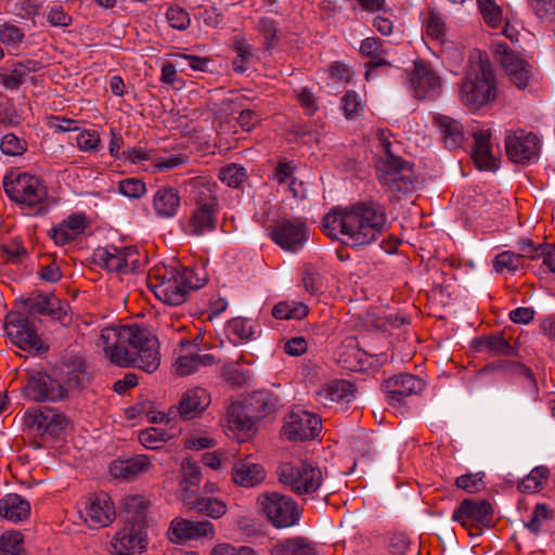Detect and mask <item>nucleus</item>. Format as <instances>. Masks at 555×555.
<instances>
[{
    "label": "nucleus",
    "mask_w": 555,
    "mask_h": 555,
    "mask_svg": "<svg viewBox=\"0 0 555 555\" xmlns=\"http://www.w3.org/2000/svg\"><path fill=\"white\" fill-rule=\"evenodd\" d=\"M386 221L383 205L374 201H361L347 207L333 208L324 216L322 224L328 237L351 247H362L379 237Z\"/></svg>",
    "instance_id": "f257e3e1"
},
{
    "label": "nucleus",
    "mask_w": 555,
    "mask_h": 555,
    "mask_svg": "<svg viewBox=\"0 0 555 555\" xmlns=\"http://www.w3.org/2000/svg\"><path fill=\"white\" fill-rule=\"evenodd\" d=\"M99 345L103 346L105 356L119 366H134L152 373L160 363L157 338L137 324L103 328Z\"/></svg>",
    "instance_id": "f03ea898"
},
{
    "label": "nucleus",
    "mask_w": 555,
    "mask_h": 555,
    "mask_svg": "<svg viewBox=\"0 0 555 555\" xmlns=\"http://www.w3.org/2000/svg\"><path fill=\"white\" fill-rule=\"evenodd\" d=\"M206 279L198 278L194 269L156 267L149 274V287L164 304L179 306L186 301L191 289H198Z\"/></svg>",
    "instance_id": "7ed1b4c3"
},
{
    "label": "nucleus",
    "mask_w": 555,
    "mask_h": 555,
    "mask_svg": "<svg viewBox=\"0 0 555 555\" xmlns=\"http://www.w3.org/2000/svg\"><path fill=\"white\" fill-rule=\"evenodd\" d=\"M496 87L487 54H480L477 62L470 64L461 83V100L469 109H478L495 100Z\"/></svg>",
    "instance_id": "20e7f679"
},
{
    "label": "nucleus",
    "mask_w": 555,
    "mask_h": 555,
    "mask_svg": "<svg viewBox=\"0 0 555 555\" xmlns=\"http://www.w3.org/2000/svg\"><path fill=\"white\" fill-rule=\"evenodd\" d=\"M276 475L279 481L298 496L319 493L325 476L317 463L301 460L281 463Z\"/></svg>",
    "instance_id": "39448f33"
},
{
    "label": "nucleus",
    "mask_w": 555,
    "mask_h": 555,
    "mask_svg": "<svg viewBox=\"0 0 555 555\" xmlns=\"http://www.w3.org/2000/svg\"><path fill=\"white\" fill-rule=\"evenodd\" d=\"M378 182L395 195L412 192L417 178L414 165L396 155L379 157L375 165Z\"/></svg>",
    "instance_id": "423d86ee"
},
{
    "label": "nucleus",
    "mask_w": 555,
    "mask_h": 555,
    "mask_svg": "<svg viewBox=\"0 0 555 555\" xmlns=\"http://www.w3.org/2000/svg\"><path fill=\"white\" fill-rule=\"evenodd\" d=\"M261 512L276 528L296 525L301 516L297 502L286 494L268 492L258 496Z\"/></svg>",
    "instance_id": "0eeeda50"
},
{
    "label": "nucleus",
    "mask_w": 555,
    "mask_h": 555,
    "mask_svg": "<svg viewBox=\"0 0 555 555\" xmlns=\"http://www.w3.org/2000/svg\"><path fill=\"white\" fill-rule=\"evenodd\" d=\"M3 188L12 201L30 207L40 204L48 196L42 181L38 177L25 172L5 175Z\"/></svg>",
    "instance_id": "6e6552de"
},
{
    "label": "nucleus",
    "mask_w": 555,
    "mask_h": 555,
    "mask_svg": "<svg viewBox=\"0 0 555 555\" xmlns=\"http://www.w3.org/2000/svg\"><path fill=\"white\" fill-rule=\"evenodd\" d=\"M5 330L12 341L22 350L40 351L47 349L38 335L37 327L29 317L14 313L8 317Z\"/></svg>",
    "instance_id": "1a4fd4ad"
},
{
    "label": "nucleus",
    "mask_w": 555,
    "mask_h": 555,
    "mask_svg": "<svg viewBox=\"0 0 555 555\" xmlns=\"http://www.w3.org/2000/svg\"><path fill=\"white\" fill-rule=\"evenodd\" d=\"M494 53L511 82L518 89L527 88L532 78V66L517 52L511 50L507 43L495 44Z\"/></svg>",
    "instance_id": "9d476101"
},
{
    "label": "nucleus",
    "mask_w": 555,
    "mask_h": 555,
    "mask_svg": "<svg viewBox=\"0 0 555 555\" xmlns=\"http://www.w3.org/2000/svg\"><path fill=\"white\" fill-rule=\"evenodd\" d=\"M146 548V532L140 521H125V526L116 532L111 542L114 555H134Z\"/></svg>",
    "instance_id": "9b49d317"
},
{
    "label": "nucleus",
    "mask_w": 555,
    "mask_h": 555,
    "mask_svg": "<svg viewBox=\"0 0 555 555\" xmlns=\"http://www.w3.org/2000/svg\"><path fill=\"white\" fill-rule=\"evenodd\" d=\"M505 149L506 155L512 162L527 164L538 158L540 143L534 133L518 130L506 133Z\"/></svg>",
    "instance_id": "f8f14e48"
},
{
    "label": "nucleus",
    "mask_w": 555,
    "mask_h": 555,
    "mask_svg": "<svg viewBox=\"0 0 555 555\" xmlns=\"http://www.w3.org/2000/svg\"><path fill=\"white\" fill-rule=\"evenodd\" d=\"M98 256L104 268L117 273H133L140 268V253L135 246H107Z\"/></svg>",
    "instance_id": "ddd939ff"
},
{
    "label": "nucleus",
    "mask_w": 555,
    "mask_h": 555,
    "mask_svg": "<svg viewBox=\"0 0 555 555\" xmlns=\"http://www.w3.org/2000/svg\"><path fill=\"white\" fill-rule=\"evenodd\" d=\"M23 391L26 398L36 402L56 401L66 397L63 384L42 372L31 374Z\"/></svg>",
    "instance_id": "4468645a"
},
{
    "label": "nucleus",
    "mask_w": 555,
    "mask_h": 555,
    "mask_svg": "<svg viewBox=\"0 0 555 555\" xmlns=\"http://www.w3.org/2000/svg\"><path fill=\"white\" fill-rule=\"evenodd\" d=\"M321 431V420L304 410L288 414L283 426V435L291 441H305L315 438Z\"/></svg>",
    "instance_id": "2eb2a0df"
},
{
    "label": "nucleus",
    "mask_w": 555,
    "mask_h": 555,
    "mask_svg": "<svg viewBox=\"0 0 555 555\" xmlns=\"http://www.w3.org/2000/svg\"><path fill=\"white\" fill-rule=\"evenodd\" d=\"M270 237L281 248L297 251L308 240L307 225L298 219L282 220L270 228Z\"/></svg>",
    "instance_id": "dca6fc26"
},
{
    "label": "nucleus",
    "mask_w": 555,
    "mask_h": 555,
    "mask_svg": "<svg viewBox=\"0 0 555 555\" xmlns=\"http://www.w3.org/2000/svg\"><path fill=\"white\" fill-rule=\"evenodd\" d=\"M414 68L410 76L414 96L418 100H434L441 92V82L435 72L423 60L413 62Z\"/></svg>",
    "instance_id": "f3484780"
},
{
    "label": "nucleus",
    "mask_w": 555,
    "mask_h": 555,
    "mask_svg": "<svg viewBox=\"0 0 555 555\" xmlns=\"http://www.w3.org/2000/svg\"><path fill=\"white\" fill-rule=\"evenodd\" d=\"M207 192L208 197L196 201L197 207L193 210L189 220L191 233L194 235L212 232L217 225L218 201L209 190Z\"/></svg>",
    "instance_id": "a211bd4d"
},
{
    "label": "nucleus",
    "mask_w": 555,
    "mask_h": 555,
    "mask_svg": "<svg viewBox=\"0 0 555 555\" xmlns=\"http://www.w3.org/2000/svg\"><path fill=\"white\" fill-rule=\"evenodd\" d=\"M168 535L172 542H183L201 538L212 539L215 527L209 520L193 521L176 517L169 527Z\"/></svg>",
    "instance_id": "6ab92c4d"
},
{
    "label": "nucleus",
    "mask_w": 555,
    "mask_h": 555,
    "mask_svg": "<svg viewBox=\"0 0 555 555\" xmlns=\"http://www.w3.org/2000/svg\"><path fill=\"white\" fill-rule=\"evenodd\" d=\"M492 514V505L487 500L475 501L473 499H465L454 509L452 519L468 528L473 521L480 525L490 522Z\"/></svg>",
    "instance_id": "aec40b11"
},
{
    "label": "nucleus",
    "mask_w": 555,
    "mask_h": 555,
    "mask_svg": "<svg viewBox=\"0 0 555 555\" xmlns=\"http://www.w3.org/2000/svg\"><path fill=\"white\" fill-rule=\"evenodd\" d=\"M79 514L92 529L108 526L115 517V511L106 494L90 496L85 511Z\"/></svg>",
    "instance_id": "412c9836"
},
{
    "label": "nucleus",
    "mask_w": 555,
    "mask_h": 555,
    "mask_svg": "<svg viewBox=\"0 0 555 555\" xmlns=\"http://www.w3.org/2000/svg\"><path fill=\"white\" fill-rule=\"evenodd\" d=\"M423 380L412 374H401L390 377L385 382V391L390 404L403 402L405 397H410L422 390Z\"/></svg>",
    "instance_id": "4be33fe9"
},
{
    "label": "nucleus",
    "mask_w": 555,
    "mask_h": 555,
    "mask_svg": "<svg viewBox=\"0 0 555 555\" xmlns=\"http://www.w3.org/2000/svg\"><path fill=\"white\" fill-rule=\"evenodd\" d=\"M360 53L364 56L370 57V62L365 64V79L369 81L372 78L378 76L377 72L383 69L391 68L392 65L382 59L380 55L384 53L382 40L378 38L370 37L361 41Z\"/></svg>",
    "instance_id": "5701e85b"
},
{
    "label": "nucleus",
    "mask_w": 555,
    "mask_h": 555,
    "mask_svg": "<svg viewBox=\"0 0 555 555\" xmlns=\"http://www.w3.org/2000/svg\"><path fill=\"white\" fill-rule=\"evenodd\" d=\"M490 137V130L473 131V159L479 169L489 171L499 168V160L491 152Z\"/></svg>",
    "instance_id": "b1692460"
},
{
    "label": "nucleus",
    "mask_w": 555,
    "mask_h": 555,
    "mask_svg": "<svg viewBox=\"0 0 555 555\" xmlns=\"http://www.w3.org/2000/svg\"><path fill=\"white\" fill-rule=\"evenodd\" d=\"M487 370L501 372L504 375L518 377V378H529V393L533 401H539L540 399V389L538 386L537 378L527 365L521 362L511 361V360H502L498 363H492L487 365Z\"/></svg>",
    "instance_id": "393cba45"
},
{
    "label": "nucleus",
    "mask_w": 555,
    "mask_h": 555,
    "mask_svg": "<svg viewBox=\"0 0 555 555\" xmlns=\"http://www.w3.org/2000/svg\"><path fill=\"white\" fill-rule=\"evenodd\" d=\"M210 403V397L203 388L196 387L185 391L179 401L178 412L183 420H192L201 414Z\"/></svg>",
    "instance_id": "a878e982"
},
{
    "label": "nucleus",
    "mask_w": 555,
    "mask_h": 555,
    "mask_svg": "<svg viewBox=\"0 0 555 555\" xmlns=\"http://www.w3.org/2000/svg\"><path fill=\"white\" fill-rule=\"evenodd\" d=\"M266 478V470L259 464L249 460H238L232 468V479L241 487H255L261 483Z\"/></svg>",
    "instance_id": "bb28decb"
},
{
    "label": "nucleus",
    "mask_w": 555,
    "mask_h": 555,
    "mask_svg": "<svg viewBox=\"0 0 555 555\" xmlns=\"http://www.w3.org/2000/svg\"><path fill=\"white\" fill-rule=\"evenodd\" d=\"M30 516L29 502L16 493H8L0 500V517L20 522L28 519Z\"/></svg>",
    "instance_id": "cd10ccee"
},
{
    "label": "nucleus",
    "mask_w": 555,
    "mask_h": 555,
    "mask_svg": "<svg viewBox=\"0 0 555 555\" xmlns=\"http://www.w3.org/2000/svg\"><path fill=\"white\" fill-rule=\"evenodd\" d=\"M229 428L240 436L247 437L255 431V422L243 401L232 402L227 410Z\"/></svg>",
    "instance_id": "c85d7f7f"
},
{
    "label": "nucleus",
    "mask_w": 555,
    "mask_h": 555,
    "mask_svg": "<svg viewBox=\"0 0 555 555\" xmlns=\"http://www.w3.org/2000/svg\"><path fill=\"white\" fill-rule=\"evenodd\" d=\"M243 402L249 412V417H253L256 423L275 410L278 399L272 392L260 390L247 396Z\"/></svg>",
    "instance_id": "c756f323"
},
{
    "label": "nucleus",
    "mask_w": 555,
    "mask_h": 555,
    "mask_svg": "<svg viewBox=\"0 0 555 555\" xmlns=\"http://www.w3.org/2000/svg\"><path fill=\"white\" fill-rule=\"evenodd\" d=\"M474 348L491 356L512 357L518 354V348L512 346L501 333L478 337L474 340Z\"/></svg>",
    "instance_id": "7c9ffc66"
},
{
    "label": "nucleus",
    "mask_w": 555,
    "mask_h": 555,
    "mask_svg": "<svg viewBox=\"0 0 555 555\" xmlns=\"http://www.w3.org/2000/svg\"><path fill=\"white\" fill-rule=\"evenodd\" d=\"M151 462L146 455H137L126 460H117L111 464V473L115 478L133 479L146 472Z\"/></svg>",
    "instance_id": "2f4dec72"
},
{
    "label": "nucleus",
    "mask_w": 555,
    "mask_h": 555,
    "mask_svg": "<svg viewBox=\"0 0 555 555\" xmlns=\"http://www.w3.org/2000/svg\"><path fill=\"white\" fill-rule=\"evenodd\" d=\"M434 121L439 128L441 139L447 149L454 150L462 145L464 131L463 126L457 120L449 116L436 115Z\"/></svg>",
    "instance_id": "473e14b6"
},
{
    "label": "nucleus",
    "mask_w": 555,
    "mask_h": 555,
    "mask_svg": "<svg viewBox=\"0 0 555 555\" xmlns=\"http://www.w3.org/2000/svg\"><path fill=\"white\" fill-rule=\"evenodd\" d=\"M354 392L356 388L352 383L345 379H335L320 389L317 395L320 402L327 405L328 403L339 402L343 400L349 402L354 398Z\"/></svg>",
    "instance_id": "72a5a7b5"
},
{
    "label": "nucleus",
    "mask_w": 555,
    "mask_h": 555,
    "mask_svg": "<svg viewBox=\"0 0 555 555\" xmlns=\"http://www.w3.org/2000/svg\"><path fill=\"white\" fill-rule=\"evenodd\" d=\"M156 214L162 218L173 217L180 207V196L177 189L165 186L159 189L153 198Z\"/></svg>",
    "instance_id": "f704fd0d"
},
{
    "label": "nucleus",
    "mask_w": 555,
    "mask_h": 555,
    "mask_svg": "<svg viewBox=\"0 0 555 555\" xmlns=\"http://www.w3.org/2000/svg\"><path fill=\"white\" fill-rule=\"evenodd\" d=\"M216 363V358L212 354L190 352L178 358L176 371L179 375L184 376L194 373L201 366H211Z\"/></svg>",
    "instance_id": "c9c22d12"
},
{
    "label": "nucleus",
    "mask_w": 555,
    "mask_h": 555,
    "mask_svg": "<svg viewBox=\"0 0 555 555\" xmlns=\"http://www.w3.org/2000/svg\"><path fill=\"white\" fill-rule=\"evenodd\" d=\"M272 555H315L312 544L302 537L286 539L273 545Z\"/></svg>",
    "instance_id": "e433bc0d"
},
{
    "label": "nucleus",
    "mask_w": 555,
    "mask_h": 555,
    "mask_svg": "<svg viewBox=\"0 0 555 555\" xmlns=\"http://www.w3.org/2000/svg\"><path fill=\"white\" fill-rule=\"evenodd\" d=\"M150 502L141 494H130L122 500L126 521H140L145 525Z\"/></svg>",
    "instance_id": "4c0bfd02"
},
{
    "label": "nucleus",
    "mask_w": 555,
    "mask_h": 555,
    "mask_svg": "<svg viewBox=\"0 0 555 555\" xmlns=\"http://www.w3.org/2000/svg\"><path fill=\"white\" fill-rule=\"evenodd\" d=\"M308 312V306L297 301H280L272 309L276 320H301Z\"/></svg>",
    "instance_id": "58836bf2"
},
{
    "label": "nucleus",
    "mask_w": 555,
    "mask_h": 555,
    "mask_svg": "<svg viewBox=\"0 0 555 555\" xmlns=\"http://www.w3.org/2000/svg\"><path fill=\"white\" fill-rule=\"evenodd\" d=\"M91 375L87 371L85 363H79L66 373L62 383L66 393L69 390L85 388L90 383Z\"/></svg>",
    "instance_id": "ea45409f"
},
{
    "label": "nucleus",
    "mask_w": 555,
    "mask_h": 555,
    "mask_svg": "<svg viewBox=\"0 0 555 555\" xmlns=\"http://www.w3.org/2000/svg\"><path fill=\"white\" fill-rule=\"evenodd\" d=\"M24 539L20 531H5L0 535V555H23Z\"/></svg>",
    "instance_id": "a19ab883"
},
{
    "label": "nucleus",
    "mask_w": 555,
    "mask_h": 555,
    "mask_svg": "<svg viewBox=\"0 0 555 555\" xmlns=\"http://www.w3.org/2000/svg\"><path fill=\"white\" fill-rule=\"evenodd\" d=\"M26 305L30 314L50 315L53 312V306L59 305V298L52 294H38L28 298Z\"/></svg>",
    "instance_id": "79ce46f5"
},
{
    "label": "nucleus",
    "mask_w": 555,
    "mask_h": 555,
    "mask_svg": "<svg viewBox=\"0 0 555 555\" xmlns=\"http://www.w3.org/2000/svg\"><path fill=\"white\" fill-rule=\"evenodd\" d=\"M219 179L228 186L238 189L246 181L247 172L237 164H229L220 169Z\"/></svg>",
    "instance_id": "37998d69"
},
{
    "label": "nucleus",
    "mask_w": 555,
    "mask_h": 555,
    "mask_svg": "<svg viewBox=\"0 0 555 555\" xmlns=\"http://www.w3.org/2000/svg\"><path fill=\"white\" fill-rule=\"evenodd\" d=\"M48 411L47 408L28 410L23 416V425L29 429L48 433Z\"/></svg>",
    "instance_id": "c03bdc74"
},
{
    "label": "nucleus",
    "mask_w": 555,
    "mask_h": 555,
    "mask_svg": "<svg viewBox=\"0 0 555 555\" xmlns=\"http://www.w3.org/2000/svg\"><path fill=\"white\" fill-rule=\"evenodd\" d=\"M195 511L212 519H218L227 513L228 507L225 503L221 500L204 496L201 498Z\"/></svg>",
    "instance_id": "a18cd8bd"
},
{
    "label": "nucleus",
    "mask_w": 555,
    "mask_h": 555,
    "mask_svg": "<svg viewBox=\"0 0 555 555\" xmlns=\"http://www.w3.org/2000/svg\"><path fill=\"white\" fill-rule=\"evenodd\" d=\"M169 439L170 435L167 431L155 427L141 430L139 434V440L141 444L152 450L159 449L162 443Z\"/></svg>",
    "instance_id": "49530a36"
},
{
    "label": "nucleus",
    "mask_w": 555,
    "mask_h": 555,
    "mask_svg": "<svg viewBox=\"0 0 555 555\" xmlns=\"http://www.w3.org/2000/svg\"><path fill=\"white\" fill-rule=\"evenodd\" d=\"M27 256L26 248L18 242L0 245V259L8 263H21Z\"/></svg>",
    "instance_id": "de8ad7c7"
},
{
    "label": "nucleus",
    "mask_w": 555,
    "mask_h": 555,
    "mask_svg": "<svg viewBox=\"0 0 555 555\" xmlns=\"http://www.w3.org/2000/svg\"><path fill=\"white\" fill-rule=\"evenodd\" d=\"M477 3L485 22L491 27H498L502 21V9L494 0H477Z\"/></svg>",
    "instance_id": "09e8293b"
},
{
    "label": "nucleus",
    "mask_w": 555,
    "mask_h": 555,
    "mask_svg": "<svg viewBox=\"0 0 555 555\" xmlns=\"http://www.w3.org/2000/svg\"><path fill=\"white\" fill-rule=\"evenodd\" d=\"M522 264V259L517 253L509 250L499 254L494 258V269L496 272L508 270L511 272L517 271Z\"/></svg>",
    "instance_id": "8fccbe9b"
},
{
    "label": "nucleus",
    "mask_w": 555,
    "mask_h": 555,
    "mask_svg": "<svg viewBox=\"0 0 555 555\" xmlns=\"http://www.w3.org/2000/svg\"><path fill=\"white\" fill-rule=\"evenodd\" d=\"M0 150L5 155L20 156L27 151V142L13 133H8L1 139Z\"/></svg>",
    "instance_id": "3c124183"
},
{
    "label": "nucleus",
    "mask_w": 555,
    "mask_h": 555,
    "mask_svg": "<svg viewBox=\"0 0 555 555\" xmlns=\"http://www.w3.org/2000/svg\"><path fill=\"white\" fill-rule=\"evenodd\" d=\"M483 476V473H468L457 477L455 485L468 493H477L485 488Z\"/></svg>",
    "instance_id": "603ef678"
},
{
    "label": "nucleus",
    "mask_w": 555,
    "mask_h": 555,
    "mask_svg": "<svg viewBox=\"0 0 555 555\" xmlns=\"http://www.w3.org/2000/svg\"><path fill=\"white\" fill-rule=\"evenodd\" d=\"M119 192L130 198H140L146 192L145 183L139 178H127L118 182Z\"/></svg>",
    "instance_id": "864d4df0"
},
{
    "label": "nucleus",
    "mask_w": 555,
    "mask_h": 555,
    "mask_svg": "<svg viewBox=\"0 0 555 555\" xmlns=\"http://www.w3.org/2000/svg\"><path fill=\"white\" fill-rule=\"evenodd\" d=\"M24 38V31L14 24L5 23L0 27V40L4 46L17 47Z\"/></svg>",
    "instance_id": "5fc2aeb1"
},
{
    "label": "nucleus",
    "mask_w": 555,
    "mask_h": 555,
    "mask_svg": "<svg viewBox=\"0 0 555 555\" xmlns=\"http://www.w3.org/2000/svg\"><path fill=\"white\" fill-rule=\"evenodd\" d=\"M169 25L178 30H185L191 23L189 13L179 7H171L166 13Z\"/></svg>",
    "instance_id": "6e6d98bb"
},
{
    "label": "nucleus",
    "mask_w": 555,
    "mask_h": 555,
    "mask_svg": "<svg viewBox=\"0 0 555 555\" xmlns=\"http://www.w3.org/2000/svg\"><path fill=\"white\" fill-rule=\"evenodd\" d=\"M552 511L546 504L539 503L534 506L530 520L526 527L534 534L541 530L542 522L551 517Z\"/></svg>",
    "instance_id": "4d7b16f0"
},
{
    "label": "nucleus",
    "mask_w": 555,
    "mask_h": 555,
    "mask_svg": "<svg viewBox=\"0 0 555 555\" xmlns=\"http://www.w3.org/2000/svg\"><path fill=\"white\" fill-rule=\"evenodd\" d=\"M182 479L180 486L190 485L191 487H198L201 481V470L196 463L185 460L181 466Z\"/></svg>",
    "instance_id": "13d9d810"
},
{
    "label": "nucleus",
    "mask_w": 555,
    "mask_h": 555,
    "mask_svg": "<svg viewBox=\"0 0 555 555\" xmlns=\"http://www.w3.org/2000/svg\"><path fill=\"white\" fill-rule=\"evenodd\" d=\"M222 373L227 382L237 387L246 384L249 378L248 374L236 363L224 365Z\"/></svg>",
    "instance_id": "bf43d9fd"
},
{
    "label": "nucleus",
    "mask_w": 555,
    "mask_h": 555,
    "mask_svg": "<svg viewBox=\"0 0 555 555\" xmlns=\"http://www.w3.org/2000/svg\"><path fill=\"white\" fill-rule=\"evenodd\" d=\"M446 24L443 20L434 11L429 12L426 21V33L436 40H443Z\"/></svg>",
    "instance_id": "052dcab7"
},
{
    "label": "nucleus",
    "mask_w": 555,
    "mask_h": 555,
    "mask_svg": "<svg viewBox=\"0 0 555 555\" xmlns=\"http://www.w3.org/2000/svg\"><path fill=\"white\" fill-rule=\"evenodd\" d=\"M529 3L538 18L548 20L555 16V0H530Z\"/></svg>",
    "instance_id": "680f3d73"
},
{
    "label": "nucleus",
    "mask_w": 555,
    "mask_h": 555,
    "mask_svg": "<svg viewBox=\"0 0 555 555\" xmlns=\"http://www.w3.org/2000/svg\"><path fill=\"white\" fill-rule=\"evenodd\" d=\"M77 146L83 152L95 151L100 144V134L96 131L85 130L76 138Z\"/></svg>",
    "instance_id": "e2e57ef3"
},
{
    "label": "nucleus",
    "mask_w": 555,
    "mask_h": 555,
    "mask_svg": "<svg viewBox=\"0 0 555 555\" xmlns=\"http://www.w3.org/2000/svg\"><path fill=\"white\" fill-rule=\"evenodd\" d=\"M47 20L52 26L66 27L72 24V16L62 5H53L47 12Z\"/></svg>",
    "instance_id": "0e129e2a"
},
{
    "label": "nucleus",
    "mask_w": 555,
    "mask_h": 555,
    "mask_svg": "<svg viewBox=\"0 0 555 555\" xmlns=\"http://www.w3.org/2000/svg\"><path fill=\"white\" fill-rule=\"evenodd\" d=\"M26 69L24 66L18 65L8 74L0 76L2 85L7 89H17L25 80Z\"/></svg>",
    "instance_id": "69168bd1"
},
{
    "label": "nucleus",
    "mask_w": 555,
    "mask_h": 555,
    "mask_svg": "<svg viewBox=\"0 0 555 555\" xmlns=\"http://www.w3.org/2000/svg\"><path fill=\"white\" fill-rule=\"evenodd\" d=\"M229 328L240 339H248L254 335V327L246 319H233L229 323Z\"/></svg>",
    "instance_id": "338daca9"
},
{
    "label": "nucleus",
    "mask_w": 555,
    "mask_h": 555,
    "mask_svg": "<svg viewBox=\"0 0 555 555\" xmlns=\"http://www.w3.org/2000/svg\"><path fill=\"white\" fill-rule=\"evenodd\" d=\"M211 555H257L248 546L234 547L230 544H219L214 547Z\"/></svg>",
    "instance_id": "774afa93"
}]
</instances>
